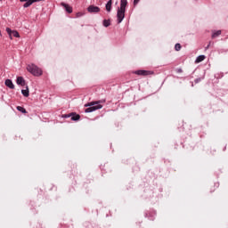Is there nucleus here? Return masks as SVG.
<instances>
[{"instance_id": "8", "label": "nucleus", "mask_w": 228, "mask_h": 228, "mask_svg": "<svg viewBox=\"0 0 228 228\" xmlns=\"http://www.w3.org/2000/svg\"><path fill=\"white\" fill-rule=\"evenodd\" d=\"M16 83H17V85H20V86H26V80H24V77H18Z\"/></svg>"}, {"instance_id": "4", "label": "nucleus", "mask_w": 228, "mask_h": 228, "mask_svg": "<svg viewBox=\"0 0 228 228\" xmlns=\"http://www.w3.org/2000/svg\"><path fill=\"white\" fill-rule=\"evenodd\" d=\"M134 74H136L137 76H151L154 74V72L151 70H136Z\"/></svg>"}, {"instance_id": "9", "label": "nucleus", "mask_w": 228, "mask_h": 228, "mask_svg": "<svg viewBox=\"0 0 228 228\" xmlns=\"http://www.w3.org/2000/svg\"><path fill=\"white\" fill-rule=\"evenodd\" d=\"M61 5L63 6L68 13H72V6L69 5V4L61 3Z\"/></svg>"}, {"instance_id": "19", "label": "nucleus", "mask_w": 228, "mask_h": 228, "mask_svg": "<svg viewBox=\"0 0 228 228\" xmlns=\"http://www.w3.org/2000/svg\"><path fill=\"white\" fill-rule=\"evenodd\" d=\"M209 47H211V42H209L208 45L205 47V50L208 51Z\"/></svg>"}, {"instance_id": "14", "label": "nucleus", "mask_w": 228, "mask_h": 228, "mask_svg": "<svg viewBox=\"0 0 228 228\" xmlns=\"http://www.w3.org/2000/svg\"><path fill=\"white\" fill-rule=\"evenodd\" d=\"M21 94L22 95H24V97H29V89L27 86V89L21 90Z\"/></svg>"}, {"instance_id": "18", "label": "nucleus", "mask_w": 228, "mask_h": 228, "mask_svg": "<svg viewBox=\"0 0 228 228\" xmlns=\"http://www.w3.org/2000/svg\"><path fill=\"white\" fill-rule=\"evenodd\" d=\"M181 44L177 43L175 45V51H181Z\"/></svg>"}, {"instance_id": "21", "label": "nucleus", "mask_w": 228, "mask_h": 228, "mask_svg": "<svg viewBox=\"0 0 228 228\" xmlns=\"http://www.w3.org/2000/svg\"><path fill=\"white\" fill-rule=\"evenodd\" d=\"M177 72H178V73H181V72H183V69H177Z\"/></svg>"}, {"instance_id": "10", "label": "nucleus", "mask_w": 228, "mask_h": 228, "mask_svg": "<svg viewBox=\"0 0 228 228\" xmlns=\"http://www.w3.org/2000/svg\"><path fill=\"white\" fill-rule=\"evenodd\" d=\"M5 86L10 88L11 90H13L15 88V85H13V82H12L11 79H6L5 80Z\"/></svg>"}, {"instance_id": "2", "label": "nucleus", "mask_w": 228, "mask_h": 228, "mask_svg": "<svg viewBox=\"0 0 228 228\" xmlns=\"http://www.w3.org/2000/svg\"><path fill=\"white\" fill-rule=\"evenodd\" d=\"M126 6H127V0L120 1V8L118 10V24H120L122 20H124V17H126Z\"/></svg>"}, {"instance_id": "6", "label": "nucleus", "mask_w": 228, "mask_h": 228, "mask_svg": "<svg viewBox=\"0 0 228 228\" xmlns=\"http://www.w3.org/2000/svg\"><path fill=\"white\" fill-rule=\"evenodd\" d=\"M87 12H89V13H99V12H101V8L94 5H90L87 8Z\"/></svg>"}, {"instance_id": "3", "label": "nucleus", "mask_w": 228, "mask_h": 228, "mask_svg": "<svg viewBox=\"0 0 228 228\" xmlns=\"http://www.w3.org/2000/svg\"><path fill=\"white\" fill-rule=\"evenodd\" d=\"M28 72H30L33 76H42V69L35 64H28L27 66Z\"/></svg>"}, {"instance_id": "16", "label": "nucleus", "mask_w": 228, "mask_h": 228, "mask_svg": "<svg viewBox=\"0 0 228 228\" xmlns=\"http://www.w3.org/2000/svg\"><path fill=\"white\" fill-rule=\"evenodd\" d=\"M17 110H18V111H20L21 113H28V111L26 110V109H24V107L18 106Z\"/></svg>"}, {"instance_id": "12", "label": "nucleus", "mask_w": 228, "mask_h": 228, "mask_svg": "<svg viewBox=\"0 0 228 228\" xmlns=\"http://www.w3.org/2000/svg\"><path fill=\"white\" fill-rule=\"evenodd\" d=\"M206 60V56L205 55H200L197 57L195 63H200V61H204Z\"/></svg>"}, {"instance_id": "17", "label": "nucleus", "mask_w": 228, "mask_h": 228, "mask_svg": "<svg viewBox=\"0 0 228 228\" xmlns=\"http://www.w3.org/2000/svg\"><path fill=\"white\" fill-rule=\"evenodd\" d=\"M110 20H103V26L105 27V28H109V26H110Z\"/></svg>"}, {"instance_id": "1", "label": "nucleus", "mask_w": 228, "mask_h": 228, "mask_svg": "<svg viewBox=\"0 0 228 228\" xmlns=\"http://www.w3.org/2000/svg\"><path fill=\"white\" fill-rule=\"evenodd\" d=\"M102 102H105V101H97V102H91L85 104L86 113H92V111H97V110H102Z\"/></svg>"}, {"instance_id": "13", "label": "nucleus", "mask_w": 228, "mask_h": 228, "mask_svg": "<svg viewBox=\"0 0 228 228\" xmlns=\"http://www.w3.org/2000/svg\"><path fill=\"white\" fill-rule=\"evenodd\" d=\"M112 1L111 0H109L108 1V3L106 4V6H105V8H106V10L108 11V12H111V4H112Z\"/></svg>"}, {"instance_id": "22", "label": "nucleus", "mask_w": 228, "mask_h": 228, "mask_svg": "<svg viewBox=\"0 0 228 228\" xmlns=\"http://www.w3.org/2000/svg\"><path fill=\"white\" fill-rule=\"evenodd\" d=\"M21 3H26L28 0H20Z\"/></svg>"}, {"instance_id": "11", "label": "nucleus", "mask_w": 228, "mask_h": 228, "mask_svg": "<svg viewBox=\"0 0 228 228\" xmlns=\"http://www.w3.org/2000/svg\"><path fill=\"white\" fill-rule=\"evenodd\" d=\"M36 0H28L24 4L23 8H29L33 3H35Z\"/></svg>"}, {"instance_id": "20", "label": "nucleus", "mask_w": 228, "mask_h": 228, "mask_svg": "<svg viewBox=\"0 0 228 228\" xmlns=\"http://www.w3.org/2000/svg\"><path fill=\"white\" fill-rule=\"evenodd\" d=\"M137 3H140V0H134V4H136Z\"/></svg>"}, {"instance_id": "5", "label": "nucleus", "mask_w": 228, "mask_h": 228, "mask_svg": "<svg viewBox=\"0 0 228 228\" xmlns=\"http://www.w3.org/2000/svg\"><path fill=\"white\" fill-rule=\"evenodd\" d=\"M6 32L8 33L10 38L12 39V37H14L15 38H19V37H20L19 35V32L17 31H12L10 28H6Z\"/></svg>"}, {"instance_id": "7", "label": "nucleus", "mask_w": 228, "mask_h": 228, "mask_svg": "<svg viewBox=\"0 0 228 228\" xmlns=\"http://www.w3.org/2000/svg\"><path fill=\"white\" fill-rule=\"evenodd\" d=\"M69 117H71V120H79V118H81L79 114H76L74 112L65 116L66 118H69Z\"/></svg>"}, {"instance_id": "15", "label": "nucleus", "mask_w": 228, "mask_h": 228, "mask_svg": "<svg viewBox=\"0 0 228 228\" xmlns=\"http://www.w3.org/2000/svg\"><path fill=\"white\" fill-rule=\"evenodd\" d=\"M222 35V30H217L212 34V38H216V37H220Z\"/></svg>"}]
</instances>
